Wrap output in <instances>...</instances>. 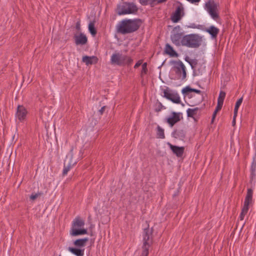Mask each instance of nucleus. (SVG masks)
Returning a JSON list of instances; mask_svg holds the SVG:
<instances>
[{"label":"nucleus","mask_w":256,"mask_h":256,"mask_svg":"<svg viewBox=\"0 0 256 256\" xmlns=\"http://www.w3.org/2000/svg\"><path fill=\"white\" fill-rule=\"evenodd\" d=\"M174 66L172 70L174 71L178 76V78L182 77V80H184L186 77V68L184 64L180 60L178 61H173Z\"/></svg>","instance_id":"7"},{"label":"nucleus","mask_w":256,"mask_h":256,"mask_svg":"<svg viewBox=\"0 0 256 256\" xmlns=\"http://www.w3.org/2000/svg\"><path fill=\"white\" fill-rule=\"evenodd\" d=\"M150 246V245L142 244V252L140 256H148Z\"/></svg>","instance_id":"28"},{"label":"nucleus","mask_w":256,"mask_h":256,"mask_svg":"<svg viewBox=\"0 0 256 256\" xmlns=\"http://www.w3.org/2000/svg\"><path fill=\"white\" fill-rule=\"evenodd\" d=\"M88 240V238L78 239L74 242V244L76 247H78V248L84 247V246H86V242Z\"/></svg>","instance_id":"21"},{"label":"nucleus","mask_w":256,"mask_h":256,"mask_svg":"<svg viewBox=\"0 0 256 256\" xmlns=\"http://www.w3.org/2000/svg\"><path fill=\"white\" fill-rule=\"evenodd\" d=\"M205 31L208 32L212 38H216L219 33L220 30L214 26H211L208 28H206Z\"/></svg>","instance_id":"19"},{"label":"nucleus","mask_w":256,"mask_h":256,"mask_svg":"<svg viewBox=\"0 0 256 256\" xmlns=\"http://www.w3.org/2000/svg\"><path fill=\"white\" fill-rule=\"evenodd\" d=\"M98 58L96 56H85L82 57V61L86 64V66L98 63Z\"/></svg>","instance_id":"16"},{"label":"nucleus","mask_w":256,"mask_h":256,"mask_svg":"<svg viewBox=\"0 0 256 256\" xmlns=\"http://www.w3.org/2000/svg\"><path fill=\"white\" fill-rule=\"evenodd\" d=\"M106 106H102L99 110L98 112L100 115H102L104 114V111L105 110Z\"/></svg>","instance_id":"44"},{"label":"nucleus","mask_w":256,"mask_h":256,"mask_svg":"<svg viewBox=\"0 0 256 256\" xmlns=\"http://www.w3.org/2000/svg\"><path fill=\"white\" fill-rule=\"evenodd\" d=\"M41 194V193H40V192H38L37 194H32L30 196V200H36L39 196H40Z\"/></svg>","instance_id":"39"},{"label":"nucleus","mask_w":256,"mask_h":256,"mask_svg":"<svg viewBox=\"0 0 256 256\" xmlns=\"http://www.w3.org/2000/svg\"><path fill=\"white\" fill-rule=\"evenodd\" d=\"M253 190L252 188H250L248 189L246 196L244 199V202H248L252 204V202Z\"/></svg>","instance_id":"24"},{"label":"nucleus","mask_w":256,"mask_h":256,"mask_svg":"<svg viewBox=\"0 0 256 256\" xmlns=\"http://www.w3.org/2000/svg\"><path fill=\"white\" fill-rule=\"evenodd\" d=\"M133 62V60L126 55H122L120 52H115L112 54L110 62L112 64L118 66H124L126 64L130 66Z\"/></svg>","instance_id":"4"},{"label":"nucleus","mask_w":256,"mask_h":256,"mask_svg":"<svg viewBox=\"0 0 256 256\" xmlns=\"http://www.w3.org/2000/svg\"><path fill=\"white\" fill-rule=\"evenodd\" d=\"M168 145L172 152L176 154V156L180 158L182 156L184 150V146H174L170 142L168 143Z\"/></svg>","instance_id":"14"},{"label":"nucleus","mask_w":256,"mask_h":256,"mask_svg":"<svg viewBox=\"0 0 256 256\" xmlns=\"http://www.w3.org/2000/svg\"><path fill=\"white\" fill-rule=\"evenodd\" d=\"M84 225V222L80 217H76L72 222L70 234L72 236H78L88 234L87 230L81 228Z\"/></svg>","instance_id":"3"},{"label":"nucleus","mask_w":256,"mask_h":256,"mask_svg":"<svg viewBox=\"0 0 256 256\" xmlns=\"http://www.w3.org/2000/svg\"><path fill=\"white\" fill-rule=\"evenodd\" d=\"M200 108L196 107L194 108H188L186 110L187 116L190 118H194L196 115Z\"/></svg>","instance_id":"25"},{"label":"nucleus","mask_w":256,"mask_h":256,"mask_svg":"<svg viewBox=\"0 0 256 256\" xmlns=\"http://www.w3.org/2000/svg\"><path fill=\"white\" fill-rule=\"evenodd\" d=\"M192 92H194L198 94H200L202 92L201 90H199L192 88Z\"/></svg>","instance_id":"45"},{"label":"nucleus","mask_w":256,"mask_h":256,"mask_svg":"<svg viewBox=\"0 0 256 256\" xmlns=\"http://www.w3.org/2000/svg\"><path fill=\"white\" fill-rule=\"evenodd\" d=\"M186 62H187L188 64L190 63V60H192V59H190L188 56H186L185 58H184Z\"/></svg>","instance_id":"49"},{"label":"nucleus","mask_w":256,"mask_h":256,"mask_svg":"<svg viewBox=\"0 0 256 256\" xmlns=\"http://www.w3.org/2000/svg\"><path fill=\"white\" fill-rule=\"evenodd\" d=\"M166 0H160V2H162H162H166Z\"/></svg>","instance_id":"50"},{"label":"nucleus","mask_w":256,"mask_h":256,"mask_svg":"<svg viewBox=\"0 0 256 256\" xmlns=\"http://www.w3.org/2000/svg\"><path fill=\"white\" fill-rule=\"evenodd\" d=\"M154 232L153 228L151 229L149 228V224H148V226L144 228L142 232V238H143V244L150 245L152 243L153 236L152 233Z\"/></svg>","instance_id":"8"},{"label":"nucleus","mask_w":256,"mask_h":256,"mask_svg":"<svg viewBox=\"0 0 256 256\" xmlns=\"http://www.w3.org/2000/svg\"><path fill=\"white\" fill-rule=\"evenodd\" d=\"M188 27L192 28L202 29V26L200 24L196 25L195 24L192 23L190 24V25L188 26Z\"/></svg>","instance_id":"36"},{"label":"nucleus","mask_w":256,"mask_h":256,"mask_svg":"<svg viewBox=\"0 0 256 256\" xmlns=\"http://www.w3.org/2000/svg\"><path fill=\"white\" fill-rule=\"evenodd\" d=\"M73 164H72L70 162L66 164V160L64 162V168L62 172V175L65 176L67 174L68 172L72 168Z\"/></svg>","instance_id":"27"},{"label":"nucleus","mask_w":256,"mask_h":256,"mask_svg":"<svg viewBox=\"0 0 256 256\" xmlns=\"http://www.w3.org/2000/svg\"><path fill=\"white\" fill-rule=\"evenodd\" d=\"M162 108L164 109L166 108H164V106L158 100V102L156 103L155 106H154L155 112H160V111H161V110Z\"/></svg>","instance_id":"30"},{"label":"nucleus","mask_w":256,"mask_h":256,"mask_svg":"<svg viewBox=\"0 0 256 256\" xmlns=\"http://www.w3.org/2000/svg\"><path fill=\"white\" fill-rule=\"evenodd\" d=\"M142 63V60H139L134 66V68H136L139 67Z\"/></svg>","instance_id":"42"},{"label":"nucleus","mask_w":256,"mask_h":256,"mask_svg":"<svg viewBox=\"0 0 256 256\" xmlns=\"http://www.w3.org/2000/svg\"><path fill=\"white\" fill-rule=\"evenodd\" d=\"M226 92L221 90L220 92L219 96L218 99V102L224 104V101L226 97Z\"/></svg>","instance_id":"31"},{"label":"nucleus","mask_w":256,"mask_h":256,"mask_svg":"<svg viewBox=\"0 0 256 256\" xmlns=\"http://www.w3.org/2000/svg\"><path fill=\"white\" fill-rule=\"evenodd\" d=\"M142 24L140 18L124 19L117 25L118 32L122 34H130L137 31Z\"/></svg>","instance_id":"1"},{"label":"nucleus","mask_w":256,"mask_h":256,"mask_svg":"<svg viewBox=\"0 0 256 256\" xmlns=\"http://www.w3.org/2000/svg\"><path fill=\"white\" fill-rule=\"evenodd\" d=\"M74 38L76 45H84L88 42L87 37L82 32L78 35H74Z\"/></svg>","instance_id":"15"},{"label":"nucleus","mask_w":256,"mask_h":256,"mask_svg":"<svg viewBox=\"0 0 256 256\" xmlns=\"http://www.w3.org/2000/svg\"><path fill=\"white\" fill-rule=\"evenodd\" d=\"M180 30V26H177L174 28V31L176 30L177 32H178Z\"/></svg>","instance_id":"46"},{"label":"nucleus","mask_w":256,"mask_h":256,"mask_svg":"<svg viewBox=\"0 0 256 256\" xmlns=\"http://www.w3.org/2000/svg\"><path fill=\"white\" fill-rule=\"evenodd\" d=\"M246 214V213L244 212H241L240 216H239L240 220H242L244 219V218Z\"/></svg>","instance_id":"41"},{"label":"nucleus","mask_w":256,"mask_h":256,"mask_svg":"<svg viewBox=\"0 0 256 256\" xmlns=\"http://www.w3.org/2000/svg\"><path fill=\"white\" fill-rule=\"evenodd\" d=\"M138 10V7L133 2H124L117 7V14L118 15L135 14Z\"/></svg>","instance_id":"5"},{"label":"nucleus","mask_w":256,"mask_h":256,"mask_svg":"<svg viewBox=\"0 0 256 256\" xmlns=\"http://www.w3.org/2000/svg\"><path fill=\"white\" fill-rule=\"evenodd\" d=\"M148 72V70L147 68V63L144 62L142 64V70L140 73V76L142 78L143 77L144 74H147Z\"/></svg>","instance_id":"32"},{"label":"nucleus","mask_w":256,"mask_h":256,"mask_svg":"<svg viewBox=\"0 0 256 256\" xmlns=\"http://www.w3.org/2000/svg\"><path fill=\"white\" fill-rule=\"evenodd\" d=\"M182 118V117L181 112H172V116L168 118L166 122L170 126L172 127L176 123L180 122Z\"/></svg>","instance_id":"11"},{"label":"nucleus","mask_w":256,"mask_h":256,"mask_svg":"<svg viewBox=\"0 0 256 256\" xmlns=\"http://www.w3.org/2000/svg\"><path fill=\"white\" fill-rule=\"evenodd\" d=\"M160 3H162V2H160V0H150L148 4H150L151 7H154L156 5Z\"/></svg>","instance_id":"35"},{"label":"nucleus","mask_w":256,"mask_h":256,"mask_svg":"<svg viewBox=\"0 0 256 256\" xmlns=\"http://www.w3.org/2000/svg\"><path fill=\"white\" fill-rule=\"evenodd\" d=\"M186 132L184 130L175 129L172 133V136L176 138L184 140L186 138Z\"/></svg>","instance_id":"17"},{"label":"nucleus","mask_w":256,"mask_h":256,"mask_svg":"<svg viewBox=\"0 0 256 256\" xmlns=\"http://www.w3.org/2000/svg\"><path fill=\"white\" fill-rule=\"evenodd\" d=\"M59 256H61L60 255Z\"/></svg>","instance_id":"52"},{"label":"nucleus","mask_w":256,"mask_h":256,"mask_svg":"<svg viewBox=\"0 0 256 256\" xmlns=\"http://www.w3.org/2000/svg\"><path fill=\"white\" fill-rule=\"evenodd\" d=\"M150 0H139L140 3L142 6H146L148 4Z\"/></svg>","instance_id":"40"},{"label":"nucleus","mask_w":256,"mask_h":256,"mask_svg":"<svg viewBox=\"0 0 256 256\" xmlns=\"http://www.w3.org/2000/svg\"><path fill=\"white\" fill-rule=\"evenodd\" d=\"M242 100H243V98H242H242H240L236 101V103L234 109V113L235 116H237V114H238V108H239L240 106V104H242Z\"/></svg>","instance_id":"29"},{"label":"nucleus","mask_w":256,"mask_h":256,"mask_svg":"<svg viewBox=\"0 0 256 256\" xmlns=\"http://www.w3.org/2000/svg\"><path fill=\"white\" fill-rule=\"evenodd\" d=\"M192 92V88L188 86H186L182 90V92L183 94H186L189 92Z\"/></svg>","instance_id":"37"},{"label":"nucleus","mask_w":256,"mask_h":256,"mask_svg":"<svg viewBox=\"0 0 256 256\" xmlns=\"http://www.w3.org/2000/svg\"><path fill=\"white\" fill-rule=\"evenodd\" d=\"M68 250L72 254L76 256H84V249H80L76 248L68 247Z\"/></svg>","instance_id":"20"},{"label":"nucleus","mask_w":256,"mask_h":256,"mask_svg":"<svg viewBox=\"0 0 256 256\" xmlns=\"http://www.w3.org/2000/svg\"><path fill=\"white\" fill-rule=\"evenodd\" d=\"M28 112L26 108L22 105H18L17 108L16 117L20 122L24 120L26 117Z\"/></svg>","instance_id":"13"},{"label":"nucleus","mask_w":256,"mask_h":256,"mask_svg":"<svg viewBox=\"0 0 256 256\" xmlns=\"http://www.w3.org/2000/svg\"><path fill=\"white\" fill-rule=\"evenodd\" d=\"M216 114H217V112L214 111L213 114H212V122L214 120V119L215 118L216 116Z\"/></svg>","instance_id":"47"},{"label":"nucleus","mask_w":256,"mask_h":256,"mask_svg":"<svg viewBox=\"0 0 256 256\" xmlns=\"http://www.w3.org/2000/svg\"><path fill=\"white\" fill-rule=\"evenodd\" d=\"M219 4L216 3L214 0H208L204 5V8L210 16L212 18L216 20L220 18L218 12V6Z\"/></svg>","instance_id":"6"},{"label":"nucleus","mask_w":256,"mask_h":256,"mask_svg":"<svg viewBox=\"0 0 256 256\" xmlns=\"http://www.w3.org/2000/svg\"><path fill=\"white\" fill-rule=\"evenodd\" d=\"M202 36L198 34H192L184 36L182 46L190 48H197L202 44Z\"/></svg>","instance_id":"2"},{"label":"nucleus","mask_w":256,"mask_h":256,"mask_svg":"<svg viewBox=\"0 0 256 256\" xmlns=\"http://www.w3.org/2000/svg\"><path fill=\"white\" fill-rule=\"evenodd\" d=\"M178 2V6L176 8V10L172 14L170 18L172 22L174 23L178 22L184 14V8L182 4L179 2Z\"/></svg>","instance_id":"9"},{"label":"nucleus","mask_w":256,"mask_h":256,"mask_svg":"<svg viewBox=\"0 0 256 256\" xmlns=\"http://www.w3.org/2000/svg\"><path fill=\"white\" fill-rule=\"evenodd\" d=\"M156 136L158 138H162V139L165 138L164 130L158 125L156 127Z\"/></svg>","instance_id":"26"},{"label":"nucleus","mask_w":256,"mask_h":256,"mask_svg":"<svg viewBox=\"0 0 256 256\" xmlns=\"http://www.w3.org/2000/svg\"><path fill=\"white\" fill-rule=\"evenodd\" d=\"M250 204H251L244 201V205L242 209V212H244L247 214L249 209V206L250 205Z\"/></svg>","instance_id":"33"},{"label":"nucleus","mask_w":256,"mask_h":256,"mask_svg":"<svg viewBox=\"0 0 256 256\" xmlns=\"http://www.w3.org/2000/svg\"><path fill=\"white\" fill-rule=\"evenodd\" d=\"M198 60L194 58L192 59L189 63V64L191 66L192 68L194 70H195L196 67L198 64Z\"/></svg>","instance_id":"34"},{"label":"nucleus","mask_w":256,"mask_h":256,"mask_svg":"<svg viewBox=\"0 0 256 256\" xmlns=\"http://www.w3.org/2000/svg\"><path fill=\"white\" fill-rule=\"evenodd\" d=\"M223 104L221 103L218 102L216 108L214 110L215 112H219L222 108Z\"/></svg>","instance_id":"38"},{"label":"nucleus","mask_w":256,"mask_h":256,"mask_svg":"<svg viewBox=\"0 0 256 256\" xmlns=\"http://www.w3.org/2000/svg\"><path fill=\"white\" fill-rule=\"evenodd\" d=\"M163 96L175 104H179L181 102L180 98L178 93L171 92L168 88L163 90Z\"/></svg>","instance_id":"10"},{"label":"nucleus","mask_w":256,"mask_h":256,"mask_svg":"<svg viewBox=\"0 0 256 256\" xmlns=\"http://www.w3.org/2000/svg\"><path fill=\"white\" fill-rule=\"evenodd\" d=\"M184 36L183 32H174L171 34L170 39L174 44L176 46H182Z\"/></svg>","instance_id":"12"},{"label":"nucleus","mask_w":256,"mask_h":256,"mask_svg":"<svg viewBox=\"0 0 256 256\" xmlns=\"http://www.w3.org/2000/svg\"><path fill=\"white\" fill-rule=\"evenodd\" d=\"M76 28L78 30H80V22H77L76 24Z\"/></svg>","instance_id":"43"},{"label":"nucleus","mask_w":256,"mask_h":256,"mask_svg":"<svg viewBox=\"0 0 256 256\" xmlns=\"http://www.w3.org/2000/svg\"><path fill=\"white\" fill-rule=\"evenodd\" d=\"M164 52L171 57H177L178 56V53L169 44H166Z\"/></svg>","instance_id":"18"},{"label":"nucleus","mask_w":256,"mask_h":256,"mask_svg":"<svg viewBox=\"0 0 256 256\" xmlns=\"http://www.w3.org/2000/svg\"><path fill=\"white\" fill-rule=\"evenodd\" d=\"M237 116H236L234 115V117H233V120H232V125L234 126L235 124H236V117Z\"/></svg>","instance_id":"48"},{"label":"nucleus","mask_w":256,"mask_h":256,"mask_svg":"<svg viewBox=\"0 0 256 256\" xmlns=\"http://www.w3.org/2000/svg\"><path fill=\"white\" fill-rule=\"evenodd\" d=\"M96 20H94L91 21L88 24V30L92 36H95L96 34L97 31L95 28Z\"/></svg>","instance_id":"23"},{"label":"nucleus","mask_w":256,"mask_h":256,"mask_svg":"<svg viewBox=\"0 0 256 256\" xmlns=\"http://www.w3.org/2000/svg\"><path fill=\"white\" fill-rule=\"evenodd\" d=\"M256 160H254L250 166V182L252 183L256 178Z\"/></svg>","instance_id":"22"},{"label":"nucleus","mask_w":256,"mask_h":256,"mask_svg":"<svg viewBox=\"0 0 256 256\" xmlns=\"http://www.w3.org/2000/svg\"><path fill=\"white\" fill-rule=\"evenodd\" d=\"M90 235L91 236H93V234H92V232H90Z\"/></svg>","instance_id":"51"}]
</instances>
